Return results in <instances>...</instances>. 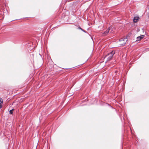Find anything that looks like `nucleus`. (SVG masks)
Segmentation results:
<instances>
[{
    "label": "nucleus",
    "instance_id": "f257e3e1",
    "mask_svg": "<svg viewBox=\"0 0 149 149\" xmlns=\"http://www.w3.org/2000/svg\"><path fill=\"white\" fill-rule=\"evenodd\" d=\"M115 54L114 51H112L109 53L108 54L105 56V57L107 58V61H109L111 60L114 54Z\"/></svg>",
    "mask_w": 149,
    "mask_h": 149
},
{
    "label": "nucleus",
    "instance_id": "f03ea898",
    "mask_svg": "<svg viewBox=\"0 0 149 149\" xmlns=\"http://www.w3.org/2000/svg\"><path fill=\"white\" fill-rule=\"evenodd\" d=\"M127 40V39L126 38H121L119 40V41L120 42V45L123 46H124Z\"/></svg>",
    "mask_w": 149,
    "mask_h": 149
},
{
    "label": "nucleus",
    "instance_id": "0eeeda50",
    "mask_svg": "<svg viewBox=\"0 0 149 149\" xmlns=\"http://www.w3.org/2000/svg\"><path fill=\"white\" fill-rule=\"evenodd\" d=\"M14 110V109H13L12 110H11L10 111V113L12 114H13V111Z\"/></svg>",
    "mask_w": 149,
    "mask_h": 149
},
{
    "label": "nucleus",
    "instance_id": "39448f33",
    "mask_svg": "<svg viewBox=\"0 0 149 149\" xmlns=\"http://www.w3.org/2000/svg\"><path fill=\"white\" fill-rule=\"evenodd\" d=\"M139 19V17H134L133 19V22H137Z\"/></svg>",
    "mask_w": 149,
    "mask_h": 149
},
{
    "label": "nucleus",
    "instance_id": "9d476101",
    "mask_svg": "<svg viewBox=\"0 0 149 149\" xmlns=\"http://www.w3.org/2000/svg\"><path fill=\"white\" fill-rule=\"evenodd\" d=\"M2 106L1 105H0V109L2 107Z\"/></svg>",
    "mask_w": 149,
    "mask_h": 149
},
{
    "label": "nucleus",
    "instance_id": "20e7f679",
    "mask_svg": "<svg viewBox=\"0 0 149 149\" xmlns=\"http://www.w3.org/2000/svg\"><path fill=\"white\" fill-rule=\"evenodd\" d=\"M144 37V35H141L137 37L136 41H137L141 40Z\"/></svg>",
    "mask_w": 149,
    "mask_h": 149
},
{
    "label": "nucleus",
    "instance_id": "7ed1b4c3",
    "mask_svg": "<svg viewBox=\"0 0 149 149\" xmlns=\"http://www.w3.org/2000/svg\"><path fill=\"white\" fill-rule=\"evenodd\" d=\"M110 29H111L110 27H109L106 30V31L105 32H104V33H102V35L103 36H105L106 35H107V34L108 33H109Z\"/></svg>",
    "mask_w": 149,
    "mask_h": 149
},
{
    "label": "nucleus",
    "instance_id": "1a4fd4ad",
    "mask_svg": "<svg viewBox=\"0 0 149 149\" xmlns=\"http://www.w3.org/2000/svg\"><path fill=\"white\" fill-rule=\"evenodd\" d=\"M78 28L80 29H81V30L82 31H84V32H85V31L83 29H82L80 26L78 27Z\"/></svg>",
    "mask_w": 149,
    "mask_h": 149
},
{
    "label": "nucleus",
    "instance_id": "6e6552de",
    "mask_svg": "<svg viewBox=\"0 0 149 149\" xmlns=\"http://www.w3.org/2000/svg\"><path fill=\"white\" fill-rule=\"evenodd\" d=\"M3 102V101L2 98H0V105H1V103Z\"/></svg>",
    "mask_w": 149,
    "mask_h": 149
},
{
    "label": "nucleus",
    "instance_id": "423d86ee",
    "mask_svg": "<svg viewBox=\"0 0 149 149\" xmlns=\"http://www.w3.org/2000/svg\"><path fill=\"white\" fill-rule=\"evenodd\" d=\"M39 55L40 56V67L41 66V65L43 64V58H42V57H41V56L40 55V54H39Z\"/></svg>",
    "mask_w": 149,
    "mask_h": 149
}]
</instances>
